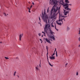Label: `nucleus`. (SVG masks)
Returning a JSON list of instances; mask_svg holds the SVG:
<instances>
[{"label":"nucleus","mask_w":80,"mask_h":80,"mask_svg":"<svg viewBox=\"0 0 80 80\" xmlns=\"http://www.w3.org/2000/svg\"><path fill=\"white\" fill-rule=\"evenodd\" d=\"M4 16H5V17H6V16H7V14L6 13H5L4 12Z\"/></svg>","instance_id":"30"},{"label":"nucleus","mask_w":80,"mask_h":80,"mask_svg":"<svg viewBox=\"0 0 80 80\" xmlns=\"http://www.w3.org/2000/svg\"><path fill=\"white\" fill-rule=\"evenodd\" d=\"M38 36H41V34H40V33H39L38 34Z\"/></svg>","instance_id":"37"},{"label":"nucleus","mask_w":80,"mask_h":80,"mask_svg":"<svg viewBox=\"0 0 80 80\" xmlns=\"http://www.w3.org/2000/svg\"><path fill=\"white\" fill-rule=\"evenodd\" d=\"M46 49L47 50V52H48V46H46Z\"/></svg>","instance_id":"23"},{"label":"nucleus","mask_w":80,"mask_h":80,"mask_svg":"<svg viewBox=\"0 0 80 80\" xmlns=\"http://www.w3.org/2000/svg\"><path fill=\"white\" fill-rule=\"evenodd\" d=\"M66 10H68L69 11H71V8H67V9H66Z\"/></svg>","instance_id":"16"},{"label":"nucleus","mask_w":80,"mask_h":80,"mask_svg":"<svg viewBox=\"0 0 80 80\" xmlns=\"http://www.w3.org/2000/svg\"><path fill=\"white\" fill-rule=\"evenodd\" d=\"M42 33H43L44 34V35H45V32H42Z\"/></svg>","instance_id":"39"},{"label":"nucleus","mask_w":80,"mask_h":80,"mask_svg":"<svg viewBox=\"0 0 80 80\" xmlns=\"http://www.w3.org/2000/svg\"><path fill=\"white\" fill-rule=\"evenodd\" d=\"M76 75L77 76L78 75V72H76Z\"/></svg>","instance_id":"29"},{"label":"nucleus","mask_w":80,"mask_h":80,"mask_svg":"<svg viewBox=\"0 0 80 80\" xmlns=\"http://www.w3.org/2000/svg\"><path fill=\"white\" fill-rule=\"evenodd\" d=\"M47 12H48V8L47 10Z\"/></svg>","instance_id":"53"},{"label":"nucleus","mask_w":80,"mask_h":80,"mask_svg":"<svg viewBox=\"0 0 80 80\" xmlns=\"http://www.w3.org/2000/svg\"><path fill=\"white\" fill-rule=\"evenodd\" d=\"M16 59H18V57H17L16 58Z\"/></svg>","instance_id":"49"},{"label":"nucleus","mask_w":80,"mask_h":80,"mask_svg":"<svg viewBox=\"0 0 80 80\" xmlns=\"http://www.w3.org/2000/svg\"><path fill=\"white\" fill-rule=\"evenodd\" d=\"M16 73V71H15L14 73V76H15Z\"/></svg>","instance_id":"28"},{"label":"nucleus","mask_w":80,"mask_h":80,"mask_svg":"<svg viewBox=\"0 0 80 80\" xmlns=\"http://www.w3.org/2000/svg\"><path fill=\"white\" fill-rule=\"evenodd\" d=\"M36 70H40V69H38V68L37 67H36Z\"/></svg>","instance_id":"20"},{"label":"nucleus","mask_w":80,"mask_h":80,"mask_svg":"<svg viewBox=\"0 0 80 80\" xmlns=\"http://www.w3.org/2000/svg\"><path fill=\"white\" fill-rule=\"evenodd\" d=\"M51 71H52V69H51Z\"/></svg>","instance_id":"57"},{"label":"nucleus","mask_w":80,"mask_h":80,"mask_svg":"<svg viewBox=\"0 0 80 80\" xmlns=\"http://www.w3.org/2000/svg\"><path fill=\"white\" fill-rule=\"evenodd\" d=\"M0 43H2V42H1Z\"/></svg>","instance_id":"64"},{"label":"nucleus","mask_w":80,"mask_h":80,"mask_svg":"<svg viewBox=\"0 0 80 80\" xmlns=\"http://www.w3.org/2000/svg\"><path fill=\"white\" fill-rule=\"evenodd\" d=\"M53 7H53L52 8L50 12V15L51 18H55L58 13V12L57 13L58 11V7H57L56 8H54ZM56 13H57L56 14Z\"/></svg>","instance_id":"1"},{"label":"nucleus","mask_w":80,"mask_h":80,"mask_svg":"<svg viewBox=\"0 0 80 80\" xmlns=\"http://www.w3.org/2000/svg\"><path fill=\"white\" fill-rule=\"evenodd\" d=\"M53 56H54V55H53V54L52 55V57H53Z\"/></svg>","instance_id":"58"},{"label":"nucleus","mask_w":80,"mask_h":80,"mask_svg":"<svg viewBox=\"0 0 80 80\" xmlns=\"http://www.w3.org/2000/svg\"><path fill=\"white\" fill-rule=\"evenodd\" d=\"M67 17V16H66L65 17V16H62V15H61V17Z\"/></svg>","instance_id":"33"},{"label":"nucleus","mask_w":80,"mask_h":80,"mask_svg":"<svg viewBox=\"0 0 80 80\" xmlns=\"http://www.w3.org/2000/svg\"><path fill=\"white\" fill-rule=\"evenodd\" d=\"M52 2L53 5H57V2L56 0H52Z\"/></svg>","instance_id":"7"},{"label":"nucleus","mask_w":80,"mask_h":80,"mask_svg":"<svg viewBox=\"0 0 80 80\" xmlns=\"http://www.w3.org/2000/svg\"><path fill=\"white\" fill-rule=\"evenodd\" d=\"M32 51L34 52V53H37V51L35 48H32Z\"/></svg>","instance_id":"6"},{"label":"nucleus","mask_w":80,"mask_h":80,"mask_svg":"<svg viewBox=\"0 0 80 80\" xmlns=\"http://www.w3.org/2000/svg\"><path fill=\"white\" fill-rule=\"evenodd\" d=\"M39 20H40V22H41V21H40V17H39Z\"/></svg>","instance_id":"46"},{"label":"nucleus","mask_w":80,"mask_h":80,"mask_svg":"<svg viewBox=\"0 0 80 80\" xmlns=\"http://www.w3.org/2000/svg\"><path fill=\"white\" fill-rule=\"evenodd\" d=\"M56 57H58V55L57 54V51H56Z\"/></svg>","instance_id":"22"},{"label":"nucleus","mask_w":80,"mask_h":80,"mask_svg":"<svg viewBox=\"0 0 80 80\" xmlns=\"http://www.w3.org/2000/svg\"><path fill=\"white\" fill-rule=\"evenodd\" d=\"M67 65H68V63H67L65 64V67H67Z\"/></svg>","instance_id":"36"},{"label":"nucleus","mask_w":80,"mask_h":80,"mask_svg":"<svg viewBox=\"0 0 80 80\" xmlns=\"http://www.w3.org/2000/svg\"><path fill=\"white\" fill-rule=\"evenodd\" d=\"M42 37H43V35L42 36Z\"/></svg>","instance_id":"63"},{"label":"nucleus","mask_w":80,"mask_h":80,"mask_svg":"<svg viewBox=\"0 0 80 80\" xmlns=\"http://www.w3.org/2000/svg\"><path fill=\"white\" fill-rule=\"evenodd\" d=\"M42 12L43 14V15H44V17L45 15H46V12L45 11V9H44V14H43V11H42ZM44 18H45V17H44Z\"/></svg>","instance_id":"13"},{"label":"nucleus","mask_w":80,"mask_h":80,"mask_svg":"<svg viewBox=\"0 0 80 80\" xmlns=\"http://www.w3.org/2000/svg\"><path fill=\"white\" fill-rule=\"evenodd\" d=\"M45 39L46 41L47 42H48V43H51V42H50V41L48 40L47 38H45Z\"/></svg>","instance_id":"8"},{"label":"nucleus","mask_w":80,"mask_h":80,"mask_svg":"<svg viewBox=\"0 0 80 80\" xmlns=\"http://www.w3.org/2000/svg\"><path fill=\"white\" fill-rule=\"evenodd\" d=\"M64 8L65 10H66V9H67V8H68V5L67 6L64 7Z\"/></svg>","instance_id":"18"},{"label":"nucleus","mask_w":80,"mask_h":80,"mask_svg":"<svg viewBox=\"0 0 80 80\" xmlns=\"http://www.w3.org/2000/svg\"><path fill=\"white\" fill-rule=\"evenodd\" d=\"M79 33H78V34H80V28H79Z\"/></svg>","instance_id":"38"},{"label":"nucleus","mask_w":80,"mask_h":80,"mask_svg":"<svg viewBox=\"0 0 80 80\" xmlns=\"http://www.w3.org/2000/svg\"><path fill=\"white\" fill-rule=\"evenodd\" d=\"M60 7H58V13H59V12H60Z\"/></svg>","instance_id":"15"},{"label":"nucleus","mask_w":80,"mask_h":80,"mask_svg":"<svg viewBox=\"0 0 80 80\" xmlns=\"http://www.w3.org/2000/svg\"><path fill=\"white\" fill-rule=\"evenodd\" d=\"M48 22H49V19L48 20Z\"/></svg>","instance_id":"61"},{"label":"nucleus","mask_w":80,"mask_h":80,"mask_svg":"<svg viewBox=\"0 0 80 80\" xmlns=\"http://www.w3.org/2000/svg\"><path fill=\"white\" fill-rule=\"evenodd\" d=\"M28 12H29V13H31V12L30 11V9L28 10Z\"/></svg>","instance_id":"31"},{"label":"nucleus","mask_w":80,"mask_h":80,"mask_svg":"<svg viewBox=\"0 0 80 80\" xmlns=\"http://www.w3.org/2000/svg\"><path fill=\"white\" fill-rule=\"evenodd\" d=\"M51 26L52 27H54V26L53 25V24H52V23L51 24Z\"/></svg>","instance_id":"27"},{"label":"nucleus","mask_w":80,"mask_h":80,"mask_svg":"<svg viewBox=\"0 0 80 80\" xmlns=\"http://www.w3.org/2000/svg\"><path fill=\"white\" fill-rule=\"evenodd\" d=\"M69 11H65L64 10V15H67L68 13H69Z\"/></svg>","instance_id":"5"},{"label":"nucleus","mask_w":80,"mask_h":80,"mask_svg":"<svg viewBox=\"0 0 80 80\" xmlns=\"http://www.w3.org/2000/svg\"><path fill=\"white\" fill-rule=\"evenodd\" d=\"M78 40H79V42H80V37H79V38H78Z\"/></svg>","instance_id":"41"},{"label":"nucleus","mask_w":80,"mask_h":80,"mask_svg":"<svg viewBox=\"0 0 80 80\" xmlns=\"http://www.w3.org/2000/svg\"><path fill=\"white\" fill-rule=\"evenodd\" d=\"M32 8V5H31V6H30V8Z\"/></svg>","instance_id":"47"},{"label":"nucleus","mask_w":80,"mask_h":80,"mask_svg":"<svg viewBox=\"0 0 80 80\" xmlns=\"http://www.w3.org/2000/svg\"><path fill=\"white\" fill-rule=\"evenodd\" d=\"M64 20V22L65 21V19H64V20Z\"/></svg>","instance_id":"54"},{"label":"nucleus","mask_w":80,"mask_h":80,"mask_svg":"<svg viewBox=\"0 0 80 80\" xmlns=\"http://www.w3.org/2000/svg\"><path fill=\"white\" fill-rule=\"evenodd\" d=\"M48 52H47V55H48Z\"/></svg>","instance_id":"43"},{"label":"nucleus","mask_w":80,"mask_h":80,"mask_svg":"<svg viewBox=\"0 0 80 80\" xmlns=\"http://www.w3.org/2000/svg\"><path fill=\"white\" fill-rule=\"evenodd\" d=\"M56 23L58 24V25H62V23L61 22L59 23L58 22V21H56Z\"/></svg>","instance_id":"11"},{"label":"nucleus","mask_w":80,"mask_h":80,"mask_svg":"<svg viewBox=\"0 0 80 80\" xmlns=\"http://www.w3.org/2000/svg\"><path fill=\"white\" fill-rule=\"evenodd\" d=\"M66 3H70V2L68 1Z\"/></svg>","instance_id":"40"},{"label":"nucleus","mask_w":80,"mask_h":80,"mask_svg":"<svg viewBox=\"0 0 80 80\" xmlns=\"http://www.w3.org/2000/svg\"><path fill=\"white\" fill-rule=\"evenodd\" d=\"M28 57H30V56H28Z\"/></svg>","instance_id":"62"},{"label":"nucleus","mask_w":80,"mask_h":80,"mask_svg":"<svg viewBox=\"0 0 80 80\" xmlns=\"http://www.w3.org/2000/svg\"><path fill=\"white\" fill-rule=\"evenodd\" d=\"M5 59H6V60H8V59H9V58H8L7 57H5Z\"/></svg>","instance_id":"26"},{"label":"nucleus","mask_w":80,"mask_h":80,"mask_svg":"<svg viewBox=\"0 0 80 80\" xmlns=\"http://www.w3.org/2000/svg\"><path fill=\"white\" fill-rule=\"evenodd\" d=\"M18 78H19V76L18 75Z\"/></svg>","instance_id":"56"},{"label":"nucleus","mask_w":80,"mask_h":80,"mask_svg":"<svg viewBox=\"0 0 80 80\" xmlns=\"http://www.w3.org/2000/svg\"><path fill=\"white\" fill-rule=\"evenodd\" d=\"M68 5H70V6H72V4H68Z\"/></svg>","instance_id":"42"},{"label":"nucleus","mask_w":80,"mask_h":80,"mask_svg":"<svg viewBox=\"0 0 80 80\" xmlns=\"http://www.w3.org/2000/svg\"><path fill=\"white\" fill-rule=\"evenodd\" d=\"M56 30H57V31H58V29L57 28H56Z\"/></svg>","instance_id":"52"},{"label":"nucleus","mask_w":80,"mask_h":80,"mask_svg":"<svg viewBox=\"0 0 80 80\" xmlns=\"http://www.w3.org/2000/svg\"><path fill=\"white\" fill-rule=\"evenodd\" d=\"M51 59V60H54L55 59V57L54 56H50L49 57Z\"/></svg>","instance_id":"10"},{"label":"nucleus","mask_w":80,"mask_h":80,"mask_svg":"<svg viewBox=\"0 0 80 80\" xmlns=\"http://www.w3.org/2000/svg\"><path fill=\"white\" fill-rule=\"evenodd\" d=\"M69 30H70V28L67 27V32H68V31H69Z\"/></svg>","instance_id":"17"},{"label":"nucleus","mask_w":80,"mask_h":80,"mask_svg":"<svg viewBox=\"0 0 80 80\" xmlns=\"http://www.w3.org/2000/svg\"><path fill=\"white\" fill-rule=\"evenodd\" d=\"M55 53L54 52V53L53 54V55H55Z\"/></svg>","instance_id":"48"},{"label":"nucleus","mask_w":80,"mask_h":80,"mask_svg":"<svg viewBox=\"0 0 80 80\" xmlns=\"http://www.w3.org/2000/svg\"><path fill=\"white\" fill-rule=\"evenodd\" d=\"M47 59L48 58V55H47Z\"/></svg>","instance_id":"50"},{"label":"nucleus","mask_w":80,"mask_h":80,"mask_svg":"<svg viewBox=\"0 0 80 80\" xmlns=\"http://www.w3.org/2000/svg\"><path fill=\"white\" fill-rule=\"evenodd\" d=\"M60 18H59V20L58 21V22H60V21H61V19H60Z\"/></svg>","instance_id":"24"},{"label":"nucleus","mask_w":80,"mask_h":80,"mask_svg":"<svg viewBox=\"0 0 80 80\" xmlns=\"http://www.w3.org/2000/svg\"><path fill=\"white\" fill-rule=\"evenodd\" d=\"M48 62L50 66H51V67H53V65H52V64L50 63V62H49V61H48Z\"/></svg>","instance_id":"12"},{"label":"nucleus","mask_w":80,"mask_h":80,"mask_svg":"<svg viewBox=\"0 0 80 80\" xmlns=\"http://www.w3.org/2000/svg\"><path fill=\"white\" fill-rule=\"evenodd\" d=\"M48 28V29H49L50 34H52V33H55L53 32V31L52 30H51V28L50 27V25H49Z\"/></svg>","instance_id":"4"},{"label":"nucleus","mask_w":80,"mask_h":80,"mask_svg":"<svg viewBox=\"0 0 80 80\" xmlns=\"http://www.w3.org/2000/svg\"><path fill=\"white\" fill-rule=\"evenodd\" d=\"M42 18L44 20V22H45L47 24L46 25L45 28H44V32L46 33H47V31H48V28H47V27H48V24H47V21L48 20V16L47 15H45V18H44V14L43 13V12H42Z\"/></svg>","instance_id":"2"},{"label":"nucleus","mask_w":80,"mask_h":80,"mask_svg":"<svg viewBox=\"0 0 80 80\" xmlns=\"http://www.w3.org/2000/svg\"><path fill=\"white\" fill-rule=\"evenodd\" d=\"M68 5V4L67 3H65L64 4H63L62 5L63 6V7H66L67 5Z\"/></svg>","instance_id":"14"},{"label":"nucleus","mask_w":80,"mask_h":80,"mask_svg":"<svg viewBox=\"0 0 80 80\" xmlns=\"http://www.w3.org/2000/svg\"><path fill=\"white\" fill-rule=\"evenodd\" d=\"M32 5H35V3H34L33 2H32Z\"/></svg>","instance_id":"44"},{"label":"nucleus","mask_w":80,"mask_h":80,"mask_svg":"<svg viewBox=\"0 0 80 80\" xmlns=\"http://www.w3.org/2000/svg\"><path fill=\"white\" fill-rule=\"evenodd\" d=\"M23 34H22L19 35V40H20V41H21V38H22V37H23Z\"/></svg>","instance_id":"9"},{"label":"nucleus","mask_w":80,"mask_h":80,"mask_svg":"<svg viewBox=\"0 0 80 80\" xmlns=\"http://www.w3.org/2000/svg\"><path fill=\"white\" fill-rule=\"evenodd\" d=\"M51 35H49V34H47V35L48 37H49V38H50L52 39V40L54 41L55 40V36L54 35V34H53V33H52V34H51Z\"/></svg>","instance_id":"3"},{"label":"nucleus","mask_w":80,"mask_h":80,"mask_svg":"<svg viewBox=\"0 0 80 80\" xmlns=\"http://www.w3.org/2000/svg\"><path fill=\"white\" fill-rule=\"evenodd\" d=\"M40 64H39V67H40L41 68V60H40Z\"/></svg>","instance_id":"21"},{"label":"nucleus","mask_w":80,"mask_h":80,"mask_svg":"<svg viewBox=\"0 0 80 80\" xmlns=\"http://www.w3.org/2000/svg\"><path fill=\"white\" fill-rule=\"evenodd\" d=\"M42 42H43V41H42L41 42V43H42Z\"/></svg>","instance_id":"59"},{"label":"nucleus","mask_w":80,"mask_h":80,"mask_svg":"<svg viewBox=\"0 0 80 80\" xmlns=\"http://www.w3.org/2000/svg\"><path fill=\"white\" fill-rule=\"evenodd\" d=\"M58 13L59 14V18H60V17H61V15L60 14V12H58Z\"/></svg>","instance_id":"19"},{"label":"nucleus","mask_w":80,"mask_h":80,"mask_svg":"<svg viewBox=\"0 0 80 80\" xmlns=\"http://www.w3.org/2000/svg\"><path fill=\"white\" fill-rule=\"evenodd\" d=\"M40 41H42V39H40Z\"/></svg>","instance_id":"51"},{"label":"nucleus","mask_w":80,"mask_h":80,"mask_svg":"<svg viewBox=\"0 0 80 80\" xmlns=\"http://www.w3.org/2000/svg\"><path fill=\"white\" fill-rule=\"evenodd\" d=\"M65 18H61V20H63Z\"/></svg>","instance_id":"32"},{"label":"nucleus","mask_w":80,"mask_h":80,"mask_svg":"<svg viewBox=\"0 0 80 80\" xmlns=\"http://www.w3.org/2000/svg\"><path fill=\"white\" fill-rule=\"evenodd\" d=\"M55 52H56V50H55V51H54V53H55Z\"/></svg>","instance_id":"55"},{"label":"nucleus","mask_w":80,"mask_h":80,"mask_svg":"<svg viewBox=\"0 0 80 80\" xmlns=\"http://www.w3.org/2000/svg\"><path fill=\"white\" fill-rule=\"evenodd\" d=\"M56 50H57V48H55V50L56 51Z\"/></svg>","instance_id":"60"},{"label":"nucleus","mask_w":80,"mask_h":80,"mask_svg":"<svg viewBox=\"0 0 80 80\" xmlns=\"http://www.w3.org/2000/svg\"><path fill=\"white\" fill-rule=\"evenodd\" d=\"M68 0H65V2L66 3L67 2H68Z\"/></svg>","instance_id":"34"},{"label":"nucleus","mask_w":80,"mask_h":80,"mask_svg":"<svg viewBox=\"0 0 80 80\" xmlns=\"http://www.w3.org/2000/svg\"><path fill=\"white\" fill-rule=\"evenodd\" d=\"M27 8H28V10H30V8H28V7Z\"/></svg>","instance_id":"45"},{"label":"nucleus","mask_w":80,"mask_h":80,"mask_svg":"<svg viewBox=\"0 0 80 80\" xmlns=\"http://www.w3.org/2000/svg\"><path fill=\"white\" fill-rule=\"evenodd\" d=\"M54 27L55 29H57V28H56V23L54 24Z\"/></svg>","instance_id":"25"},{"label":"nucleus","mask_w":80,"mask_h":80,"mask_svg":"<svg viewBox=\"0 0 80 80\" xmlns=\"http://www.w3.org/2000/svg\"><path fill=\"white\" fill-rule=\"evenodd\" d=\"M61 22H62V23L63 24V20L61 19Z\"/></svg>","instance_id":"35"}]
</instances>
